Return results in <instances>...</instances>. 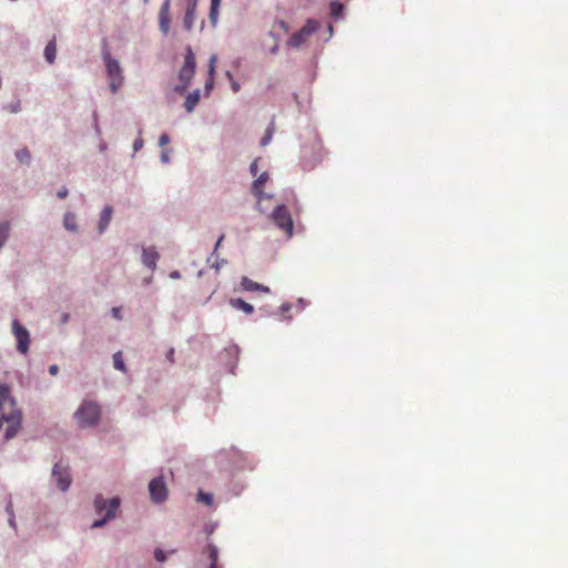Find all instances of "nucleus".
I'll use <instances>...</instances> for the list:
<instances>
[{"mask_svg": "<svg viewBox=\"0 0 568 568\" xmlns=\"http://www.w3.org/2000/svg\"><path fill=\"white\" fill-rule=\"evenodd\" d=\"M108 506L106 513L101 518L92 521L90 528L98 529L104 527L110 520L115 518L121 506V499L118 496L104 498L101 494L93 499V507L97 514H102V507Z\"/></svg>", "mask_w": 568, "mask_h": 568, "instance_id": "obj_1", "label": "nucleus"}, {"mask_svg": "<svg viewBox=\"0 0 568 568\" xmlns=\"http://www.w3.org/2000/svg\"><path fill=\"white\" fill-rule=\"evenodd\" d=\"M74 419L81 428L92 427L99 424L101 408L98 403L84 400L73 414Z\"/></svg>", "mask_w": 568, "mask_h": 568, "instance_id": "obj_2", "label": "nucleus"}, {"mask_svg": "<svg viewBox=\"0 0 568 568\" xmlns=\"http://www.w3.org/2000/svg\"><path fill=\"white\" fill-rule=\"evenodd\" d=\"M268 217L280 230L286 233L288 239L293 236L294 222L285 204L276 205Z\"/></svg>", "mask_w": 568, "mask_h": 568, "instance_id": "obj_3", "label": "nucleus"}, {"mask_svg": "<svg viewBox=\"0 0 568 568\" xmlns=\"http://www.w3.org/2000/svg\"><path fill=\"white\" fill-rule=\"evenodd\" d=\"M11 331L17 341V351L20 354H27L29 352L31 342L30 332L17 318H14L11 323Z\"/></svg>", "mask_w": 568, "mask_h": 568, "instance_id": "obj_4", "label": "nucleus"}, {"mask_svg": "<svg viewBox=\"0 0 568 568\" xmlns=\"http://www.w3.org/2000/svg\"><path fill=\"white\" fill-rule=\"evenodd\" d=\"M148 487L152 503L159 505L166 500L168 487L162 475L152 478Z\"/></svg>", "mask_w": 568, "mask_h": 568, "instance_id": "obj_5", "label": "nucleus"}, {"mask_svg": "<svg viewBox=\"0 0 568 568\" xmlns=\"http://www.w3.org/2000/svg\"><path fill=\"white\" fill-rule=\"evenodd\" d=\"M171 0H163L159 11V28L160 31L168 36L170 31L171 18H170Z\"/></svg>", "mask_w": 568, "mask_h": 568, "instance_id": "obj_6", "label": "nucleus"}, {"mask_svg": "<svg viewBox=\"0 0 568 568\" xmlns=\"http://www.w3.org/2000/svg\"><path fill=\"white\" fill-rule=\"evenodd\" d=\"M196 70L195 54L190 45L185 48L184 62L181 67L179 74L193 78Z\"/></svg>", "mask_w": 568, "mask_h": 568, "instance_id": "obj_7", "label": "nucleus"}, {"mask_svg": "<svg viewBox=\"0 0 568 568\" xmlns=\"http://www.w3.org/2000/svg\"><path fill=\"white\" fill-rule=\"evenodd\" d=\"M52 477L55 478L57 485L61 491H67L71 486V476L67 471H62L60 465L57 463L52 467Z\"/></svg>", "mask_w": 568, "mask_h": 568, "instance_id": "obj_8", "label": "nucleus"}, {"mask_svg": "<svg viewBox=\"0 0 568 568\" xmlns=\"http://www.w3.org/2000/svg\"><path fill=\"white\" fill-rule=\"evenodd\" d=\"M102 57H103L104 64H105V71H106V74L109 78L123 77L122 69H121L119 61L116 59L112 58L111 54L109 53V51H104Z\"/></svg>", "mask_w": 568, "mask_h": 568, "instance_id": "obj_9", "label": "nucleus"}, {"mask_svg": "<svg viewBox=\"0 0 568 568\" xmlns=\"http://www.w3.org/2000/svg\"><path fill=\"white\" fill-rule=\"evenodd\" d=\"M160 255L154 246L142 250V263L150 270H155Z\"/></svg>", "mask_w": 568, "mask_h": 568, "instance_id": "obj_10", "label": "nucleus"}, {"mask_svg": "<svg viewBox=\"0 0 568 568\" xmlns=\"http://www.w3.org/2000/svg\"><path fill=\"white\" fill-rule=\"evenodd\" d=\"M224 353L226 356H229L230 358H232V361H230L227 364H226V368L227 371L231 373V374H235V369H236V366H237V362H239V354H240V346L236 345V344H233L229 347H225L224 348Z\"/></svg>", "mask_w": 568, "mask_h": 568, "instance_id": "obj_11", "label": "nucleus"}, {"mask_svg": "<svg viewBox=\"0 0 568 568\" xmlns=\"http://www.w3.org/2000/svg\"><path fill=\"white\" fill-rule=\"evenodd\" d=\"M113 207L111 205H105L101 211L100 219L98 222V233L103 234L112 219Z\"/></svg>", "mask_w": 568, "mask_h": 568, "instance_id": "obj_12", "label": "nucleus"}, {"mask_svg": "<svg viewBox=\"0 0 568 568\" xmlns=\"http://www.w3.org/2000/svg\"><path fill=\"white\" fill-rule=\"evenodd\" d=\"M268 173L263 172L252 183V193L258 201L262 200L263 186L268 181Z\"/></svg>", "mask_w": 568, "mask_h": 568, "instance_id": "obj_13", "label": "nucleus"}, {"mask_svg": "<svg viewBox=\"0 0 568 568\" xmlns=\"http://www.w3.org/2000/svg\"><path fill=\"white\" fill-rule=\"evenodd\" d=\"M329 16L334 21L342 20L344 18L345 6L339 0H332L328 3Z\"/></svg>", "mask_w": 568, "mask_h": 568, "instance_id": "obj_14", "label": "nucleus"}, {"mask_svg": "<svg viewBox=\"0 0 568 568\" xmlns=\"http://www.w3.org/2000/svg\"><path fill=\"white\" fill-rule=\"evenodd\" d=\"M227 485H229V490L235 497L240 496L246 488V484L240 477H237L235 474L231 475V478H230Z\"/></svg>", "mask_w": 568, "mask_h": 568, "instance_id": "obj_15", "label": "nucleus"}, {"mask_svg": "<svg viewBox=\"0 0 568 568\" xmlns=\"http://www.w3.org/2000/svg\"><path fill=\"white\" fill-rule=\"evenodd\" d=\"M4 511L8 515V525H9V527L12 528L14 531H17L18 530V525H17V520H16V514H14V510H13V501H12V496L11 495H8L6 497Z\"/></svg>", "mask_w": 568, "mask_h": 568, "instance_id": "obj_16", "label": "nucleus"}, {"mask_svg": "<svg viewBox=\"0 0 568 568\" xmlns=\"http://www.w3.org/2000/svg\"><path fill=\"white\" fill-rule=\"evenodd\" d=\"M1 419L8 425H22V410L20 408H13L9 414H1Z\"/></svg>", "mask_w": 568, "mask_h": 568, "instance_id": "obj_17", "label": "nucleus"}, {"mask_svg": "<svg viewBox=\"0 0 568 568\" xmlns=\"http://www.w3.org/2000/svg\"><path fill=\"white\" fill-rule=\"evenodd\" d=\"M229 304L235 310L242 311L247 315L254 313V306L241 297L230 298Z\"/></svg>", "mask_w": 568, "mask_h": 568, "instance_id": "obj_18", "label": "nucleus"}, {"mask_svg": "<svg viewBox=\"0 0 568 568\" xmlns=\"http://www.w3.org/2000/svg\"><path fill=\"white\" fill-rule=\"evenodd\" d=\"M201 99V92L200 89H195L192 92H190L184 101V108L186 112L191 113L194 111L195 106L197 105L199 101Z\"/></svg>", "mask_w": 568, "mask_h": 568, "instance_id": "obj_19", "label": "nucleus"}, {"mask_svg": "<svg viewBox=\"0 0 568 568\" xmlns=\"http://www.w3.org/2000/svg\"><path fill=\"white\" fill-rule=\"evenodd\" d=\"M306 152L307 149H303V168L305 170H312L322 161V158L320 153L315 150V148H313L312 150L313 155L311 160L306 159Z\"/></svg>", "mask_w": 568, "mask_h": 568, "instance_id": "obj_20", "label": "nucleus"}, {"mask_svg": "<svg viewBox=\"0 0 568 568\" xmlns=\"http://www.w3.org/2000/svg\"><path fill=\"white\" fill-rule=\"evenodd\" d=\"M63 226L71 233H78L79 226L77 224V216L73 212H65L63 215Z\"/></svg>", "mask_w": 568, "mask_h": 568, "instance_id": "obj_21", "label": "nucleus"}, {"mask_svg": "<svg viewBox=\"0 0 568 568\" xmlns=\"http://www.w3.org/2000/svg\"><path fill=\"white\" fill-rule=\"evenodd\" d=\"M43 57L49 64L54 63L57 58V44L55 39L50 40L43 51Z\"/></svg>", "mask_w": 568, "mask_h": 568, "instance_id": "obj_22", "label": "nucleus"}, {"mask_svg": "<svg viewBox=\"0 0 568 568\" xmlns=\"http://www.w3.org/2000/svg\"><path fill=\"white\" fill-rule=\"evenodd\" d=\"M179 83L174 85L173 90L178 94H184L189 89L192 79L191 77L178 74Z\"/></svg>", "mask_w": 568, "mask_h": 568, "instance_id": "obj_23", "label": "nucleus"}, {"mask_svg": "<svg viewBox=\"0 0 568 568\" xmlns=\"http://www.w3.org/2000/svg\"><path fill=\"white\" fill-rule=\"evenodd\" d=\"M11 223L0 220V251L3 248L10 237Z\"/></svg>", "mask_w": 568, "mask_h": 568, "instance_id": "obj_24", "label": "nucleus"}, {"mask_svg": "<svg viewBox=\"0 0 568 568\" xmlns=\"http://www.w3.org/2000/svg\"><path fill=\"white\" fill-rule=\"evenodd\" d=\"M221 2H222V0H211V3H210L209 19H210V22L213 26V28H215L216 23H217Z\"/></svg>", "mask_w": 568, "mask_h": 568, "instance_id": "obj_25", "label": "nucleus"}, {"mask_svg": "<svg viewBox=\"0 0 568 568\" xmlns=\"http://www.w3.org/2000/svg\"><path fill=\"white\" fill-rule=\"evenodd\" d=\"M195 16H196V9L185 8V14H184V18H183V28L186 31H191L192 30L193 24H194V20H195Z\"/></svg>", "mask_w": 568, "mask_h": 568, "instance_id": "obj_26", "label": "nucleus"}, {"mask_svg": "<svg viewBox=\"0 0 568 568\" xmlns=\"http://www.w3.org/2000/svg\"><path fill=\"white\" fill-rule=\"evenodd\" d=\"M320 28V22L315 19H307L305 24L300 29V31L305 36L310 37L314 32H316Z\"/></svg>", "mask_w": 568, "mask_h": 568, "instance_id": "obj_27", "label": "nucleus"}, {"mask_svg": "<svg viewBox=\"0 0 568 568\" xmlns=\"http://www.w3.org/2000/svg\"><path fill=\"white\" fill-rule=\"evenodd\" d=\"M255 468L254 463L247 462L246 457L243 454L239 455V460L234 463V469L235 470H253Z\"/></svg>", "mask_w": 568, "mask_h": 568, "instance_id": "obj_28", "label": "nucleus"}, {"mask_svg": "<svg viewBox=\"0 0 568 568\" xmlns=\"http://www.w3.org/2000/svg\"><path fill=\"white\" fill-rule=\"evenodd\" d=\"M307 37H305L300 30L291 36L287 41V44L292 48L301 47Z\"/></svg>", "mask_w": 568, "mask_h": 568, "instance_id": "obj_29", "label": "nucleus"}, {"mask_svg": "<svg viewBox=\"0 0 568 568\" xmlns=\"http://www.w3.org/2000/svg\"><path fill=\"white\" fill-rule=\"evenodd\" d=\"M196 500L206 506H212L213 501H214V496L212 493H207V491H204L203 489H200L197 491Z\"/></svg>", "mask_w": 568, "mask_h": 568, "instance_id": "obj_30", "label": "nucleus"}, {"mask_svg": "<svg viewBox=\"0 0 568 568\" xmlns=\"http://www.w3.org/2000/svg\"><path fill=\"white\" fill-rule=\"evenodd\" d=\"M274 131H275V123H274V120H272L270 122V124L267 125L263 138L261 139L260 143L262 146H265L271 142Z\"/></svg>", "mask_w": 568, "mask_h": 568, "instance_id": "obj_31", "label": "nucleus"}, {"mask_svg": "<svg viewBox=\"0 0 568 568\" xmlns=\"http://www.w3.org/2000/svg\"><path fill=\"white\" fill-rule=\"evenodd\" d=\"M14 155L20 163L30 164L31 162V153L28 148H22L16 151Z\"/></svg>", "mask_w": 568, "mask_h": 568, "instance_id": "obj_32", "label": "nucleus"}, {"mask_svg": "<svg viewBox=\"0 0 568 568\" xmlns=\"http://www.w3.org/2000/svg\"><path fill=\"white\" fill-rule=\"evenodd\" d=\"M240 284H241L242 290L246 291V292H256V287H258V283L252 281L247 276H243L241 278Z\"/></svg>", "mask_w": 568, "mask_h": 568, "instance_id": "obj_33", "label": "nucleus"}, {"mask_svg": "<svg viewBox=\"0 0 568 568\" xmlns=\"http://www.w3.org/2000/svg\"><path fill=\"white\" fill-rule=\"evenodd\" d=\"M113 367L120 372L126 371V366L121 352H116L113 354Z\"/></svg>", "mask_w": 568, "mask_h": 568, "instance_id": "obj_34", "label": "nucleus"}, {"mask_svg": "<svg viewBox=\"0 0 568 568\" xmlns=\"http://www.w3.org/2000/svg\"><path fill=\"white\" fill-rule=\"evenodd\" d=\"M20 428H21V426L8 425V427L6 428L4 434H3L4 440L9 442L12 438H14Z\"/></svg>", "mask_w": 568, "mask_h": 568, "instance_id": "obj_35", "label": "nucleus"}, {"mask_svg": "<svg viewBox=\"0 0 568 568\" xmlns=\"http://www.w3.org/2000/svg\"><path fill=\"white\" fill-rule=\"evenodd\" d=\"M211 265V267L216 272L219 273L220 270L227 264V260L225 258H220L219 255L216 254V256L213 257V260L209 263Z\"/></svg>", "mask_w": 568, "mask_h": 568, "instance_id": "obj_36", "label": "nucleus"}, {"mask_svg": "<svg viewBox=\"0 0 568 568\" xmlns=\"http://www.w3.org/2000/svg\"><path fill=\"white\" fill-rule=\"evenodd\" d=\"M11 389L8 384L0 383V402H7L10 398Z\"/></svg>", "mask_w": 568, "mask_h": 568, "instance_id": "obj_37", "label": "nucleus"}, {"mask_svg": "<svg viewBox=\"0 0 568 568\" xmlns=\"http://www.w3.org/2000/svg\"><path fill=\"white\" fill-rule=\"evenodd\" d=\"M207 556L210 561L219 560V549L213 542L207 544Z\"/></svg>", "mask_w": 568, "mask_h": 568, "instance_id": "obj_38", "label": "nucleus"}, {"mask_svg": "<svg viewBox=\"0 0 568 568\" xmlns=\"http://www.w3.org/2000/svg\"><path fill=\"white\" fill-rule=\"evenodd\" d=\"M138 134H139V136L134 140V142L132 144L133 154L139 152L143 148V145H144V140L141 136L142 135V129H139Z\"/></svg>", "mask_w": 568, "mask_h": 568, "instance_id": "obj_39", "label": "nucleus"}, {"mask_svg": "<svg viewBox=\"0 0 568 568\" xmlns=\"http://www.w3.org/2000/svg\"><path fill=\"white\" fill-rule=\"evenodd\" d=\"M110 79H111L110 84H109L110 90L112 93H116L123 83V77L110 78Z\"/></svg>", "mask_w": 568, "mask_h": 568, "instance_id": "obj_40", "label": "nucleus"}, {"mask_svg": "<svg viewBox=\"0 0 568 568\" xmlns=\"http://www.w3.org/2000/svg\"><path fill=\"white\" fill-rule=\"evenodd\" d=\"M168 556L169 554L166 551H164L163 549L161 548H155L154 549V559L158 561V562H165L168 560Z\"/></svg>", "mask_w": 568, "mask_h": 568, "instance_id": "obj_41", "label": "nucleus"}, {"mask_svg": "<svg viewBox=\"0 0 568 568\" xmlns=\"http://www.w3.org/2000/svg\"><path fill=\"white\" fill-rule=\"evenodd\" d=\"M224 234L220 235V237L216 240L215 244H214V248H213V252L211 253V255L207 257V263H210L214 256H216L217 254V251L219 248L221 247L222 245V242L224 241Z\"/></svg>", "mask_w": 568, "mask_h": 568, "instance_id": "obj_42", "label": "nucleus"}, {"mask_svg": "<svg viewBox=\"0 0 568 568\" xmlns=\"http://www.w3.org/2000/svg\"><path fill=\"white\" fill-rule=\"evenodd\" d=\"M7 109L11 112V113H19L21 111V102L20 100H17L14 102H11L7 105Z\"/></svg>", "mask_w": 568, "mask_h": 568, "instance_id": "obj_43", "label": "nucleus"}, {"mask_svg": "<svg viewBox=\"0 0 568 568\" xmlns=\"http://www.w3.org/2000/svg\"><path fill=\"white\" fill-rule=\"evenodd\" d=\"M215 62H216V55H212L209 60V70H207L209 77H214V74H215Z\"/></svg>", "mask_w": 568, "mask_h": 568, "instance_id": "obj_44", "label": "nucleus"}, {"mask_svg": "<svg viewBox=\"0 0 568 568\" xmlns=\"http://www.w3.org/2000/svg\"><path fill=\"white\" fill-rule=\"evenodd\" d=\"M214 88V77H209L204 84V93L209 94Z\"/></svg>", "mask_w": 568, "mask_h": 568, "instance_id": "obj_45", "label": "nucleus"}, {"mask_svg": "<svg viewBox=\"0 0 568 568\" xmlns=\"http://www.w3.org/2000/svg\"><path fill=\"white\" fill-rule=\"evenodd\" d=\"M171 141L170 135L168 133H162L159 138V146L163 148L169 144Z\"/></svg>", "mask_w": 568, "mask_h": 568, "instance_id": "obj_46", "label": "nucleus"}, {"mask_svg": "<svg viewBox=\"0 0 568 568\" xmlns=\"http://www.w3.org/2000/svg\"><path fill=\"white\" fill-rule=\"evenodd\" d=\"M171 149H168V150H163L161 152V155H160V160L162 163L166 164L170 162V153H171Z\"/></svg>", "mask_w": 568, "mask_h": 568, "instance_id": "obj_47", "label": "nucleus"}, {"mask_svg": "<svg viewBox=\"0 0 568 568\" xmlns=\"http://www.w3.org/2000/svg\"><path fill=\"white\" fill-rule=\"evenodd\" d=\"M111 315L118 320V321H121L122 320V310L121 307H118V306H114L111 308Z\"/></svg>", "mask_w": 568, "mask_h": 568, "instance_id": "obj_48", "label": "nucleus"}, {"mask_svg": "<svg viewBox=\"0 0 568 568\" xmlns=\"http://www.w3.org/2000/svg\"><path fill=\"white\" fill-rule=\"evenodd\" d=\"M250 173L255 176L257 174V171H258V168H257V160H254L251 164H250Z\"/></svg>", "mask_w": 568, "mask_h": 568, "instance_id": "obj_49", "label": "nucleus"}, {"mask_svg": "<svg viewBox=\"0 0 568 568\" xmlns=\"http://www.w3.org/2000/svg\"><path fill=\"white\" fill-rule=\"evenodd\" d=\"M59 371H60V368H59V366L57 364H52L48 368L49 374L52 375V376L58 375Z\"/></svg>", "mask_w": 568, "mask_h": 568, "instance_id": "obj_50", "label": "nucleus"}, {"mask_svg": "<svg viewBox=\"0 0 568 568\" xmlns=\"http://www.w3.org/2000/svg\"><path fill=\"white\" fill-rule=\"evenodd\" d=\"M69 194V190L67 187H62L58 191L57 196L61 200L65 199Z\"/></svg>", "mask_w": 568, "mask_h": 568, "instance_id": "obj_51", "label": "nucleus"}, {"mask_svg": "<svg viewBox=\"0 0 568 568\" xmlns=\"http://www.w3.org/2000/svg\"><path fill=\"white\" fill-rule=\"evenodd\" d=\"M291 308H292V304H291V303H288V302H284V303H282V305L280 306V312H281V313H286V312H288Z\"/></svg>", "mask_w": 568, "mask_h": 568, "instance_id": "obj_52", "label": "nucleus"}, {"mask_svg": "<svg viewBox=\"0 0 568 568\" xmlns=\"http://www.w3.org/2000/svg\"><path fill=\"white\" fill-rule=\"evenodd\" d=\"M174 353H175L174 348H170V349L166 352V354H165V358H166L169 362H171V363H173V362H174Z\"/></svg>", "mask_w": 568, "mask_h": 568, "instance_id": "obj_53", "label": "nucleus"}, {"mask_svg": "<svg viewBox=\"0 0 568 568\" xmlns=\"http://www.w3.org/2000/svg\"><path fill=\"white\" fill-rule=\"evenodd\" d=\"M230 83H231V88H232L233 92L236 93L240 91V89H241L240 83L235 79L231 80Z\"/></svg>", "mask_w": 568, "mask_h": 568, "instance_id": "obj_54", "label": "nucleus"}, {"mask_svg": "<svg viewBox=\"0 0 568 568\" xmlns=\"http://www.w3.org/2000/svg\"><path fill=\"white\" fill-rule=\"evenodd\" d=\"M275 23L278 24V27L282 28L284 31L288 30V24L284 20L277 19Z\"/></svg>", "mask_w": 568, "mask_h": 568, "instance_id": "obj_55", "label": "nucleus"}, {"mask_svg": "<svg viewBox=\"0 0 568 568\" xmlns=\"http://www.w3.org/2000/svg\"><path fill=\"white\" fill-rule=\"evenodd\" d=\"M197 3H199V0H186L185 8L196 9Z\"/></svg>", "mask_w": 568, "mask_h": 568, "instance_id": "obj_56", "label": "nucleus"}, {"mask_svg": "<svg viewBox=\"0 0 568 568\" xmlns=\"http://www.w3.org/2000/svg\"><path fill=\"white\" fill-rule=\"evenodd\" d=\"M169 276L172 280H179V278H181V272L178 270L171 271Z\"/></svg>", "mask_w": 568, "mask_h": 568, "instance_id": "obj_57", "label": "nucleus"}, {"mask_svg": "<svg viewBox=\"0 0 568 568\" xmlns=\"http://www.w3.org/2000/svg\"><path fill=\"white\" fill-rule=\"evenodd\" d=\"M70 321V314L69 313H62L60 317V324H67Z\"/></svg>", "mask_w": 568, "mask_h": 568, "instance_id": "obj_58", "label": "nucleus"}, {"mask_svg": "<svg viewBox=\"0 0 568 568\" xmlns=\"http://www.w3.org/2000/svg\"><path fill=\"white\" fill-rule=\"evenodd\" d=\"M256 292L270 293L271 290L268 286H265V285L258 283V287H256Z\"/></svg>", "mask_w": 568, "mask_h": 568, "instance_id": "obj_59", "label": "nucleus"}, {"mask_svg": "<svg viewBox=\"0 0 568 568\" xmlns=\"http://www.w3.org/2000/svg\"><path fill=\"white\" fill-rule=\"evenodd\" d=\"M8 402L10 403V406L12 407V409L13 408H18L17 407V399L11 394H10V398H8Z\"/></svg>", "mask_w": 568, "mask_h": 568, "instance_id": "obj_60", "label": "nucleus"}, {"mask_svg": "<svg viewBox=\"0 0 568 568\" xmlns=\"http://www.w3.org/2000/svg\"><path fill=\"white\" fill-rule=\"evenodd\" d=\"M278 49H280L278 43L275 42V44L270 48V53L271 54H277Z\"/></svg>", "mask_w": 568, "mask_h": 568, "instance_id": "obj_61", "label": "nucleus"}, {"mask_svg": "<svg viewBox=\"0 0 568 568\" xmlns=\"http://www.w3.org/2000/svg\"><path fill=\"white\" fill-rule=\"evenodd\" d=\"M327 31H328V38L326 39V41L329 40L333 37L334 27L332 24H328L327 26Z\"/></svg>", "mask_w": 568, "mask_h": 568, "instance_id": "obj_62", "label": "nucleus"}, {"mask_svg": "<svg viewBox=\"0 0 568 568\" xmlns=\"http://www.w3.org/2000/svg\"><path fill=\"white\" fill-rule=\"evenodd\" d=\"M305 305H306V301H305L304 298H298V300H297V306H298L300 308H304V307H305Z\"/></svg>", "mask_w": 568, "mask_h": 568, "instance_id": "obj_63", "label": "nucleus"}, {"mask_svg": "<svg viewBox=\"0 0 568 568\" xmlns=\"http://www.w3.org/2000/svg\"><path fill=\"white\" fill-rule=\"evenodd\" d=\"M209 568H219V560L210 561Z\"/></svg>", "mask_w": 568, "mask_h": 568, "instance_id": "obj_64", "label": "nucleus"}]
</instances>
